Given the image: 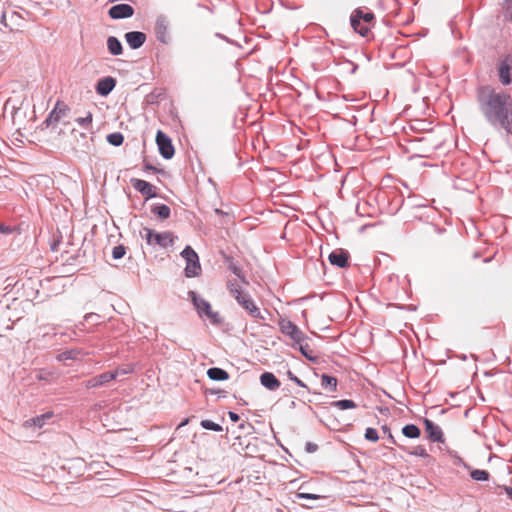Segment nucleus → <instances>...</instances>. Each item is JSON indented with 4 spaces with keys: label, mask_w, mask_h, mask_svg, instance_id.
<instances>
[{
    "label": "nucleus",
    "mask_w": 512,
    "mask_h": 512,
    "mask_svg": "<svg viewBox=\"0 0 512 512\" xmlns=\"http://www.w3.org/2000/svg\"><path fill=\"white\" fill-rule=\"evenodd\" d=\"M225 263L228 266V269L237 277H242V269L241 267L234 261V259L230 256L225 257Z\"/></svg>",
    "instance_id": "31"
},
{
    "label": "nucleus",
    "mask_w": 512,
    "mask_h": 512,
    "mask_svg": "<svg viewBox=\"0 0 512 512\" xmlns=\"http://www.w3.org/2000/svg\"><path fill=\"white\" fill-rule=\"evenodd\" d=\"M169 21L166 16L159 15L155 22L154 32L159 42L168 44L170 41V35L168 32Z\"/></svg>",
    "instance_id": "8"
},
{
    "label": "nucleus",
    "mask_w": 512,
    "mask_h": 512,
    "mask_svg": "<svg viewBox=\"0 0 512 512\" xmlns=\"http://www.w3.org/2000/svg\"><path fill=\"white\" fill-rule=\"evenodd\" d=\"M92 120H93L92 113L88 112L85 117L76 118L75 122L78 125H80L81 127L85 128V129H89L92 124Z\"/></svg>",
    "instance_id": "37"
},
{
    "label": "nucleus",
    "mask_w": 512,
    "mask_h": 512,
    "mask_svg": "<svg viewBox=\"0 0 512 512\" xmlns=\"http://www.w3.org/2000/svg\"><path fill=\"white\" fill-rule=\"evenodd\" d=\"M125 40L133 50L140 48L146 41V34L141 31H130L125 34Z\"/></svg>",
    "instance_id": "17"
},
{
    "label": "nucleus",
    "mask_w": 512,
    "mask_h": 512,
    "mask_svg": "<svg viewBox=\"0 0 512 512\" xmlns=\"http://www.w3.org/2000/svg\"><path fill=\"white\" fill-rule=\"evenodd\" d=\"M99 319H100V315H98L96 313H87L84 316V320L87 322L93 321V322L97 323Z\"/></svg>",
    "instance_id": "50"
},
{
    "label": "nucleus",
    "mask_w": 512,
    "mask_h": 512,
    "mask_svg": "<svg viewBox=\"0 0 512 512\" xmlns=\"http://www.w3.org/2000/svg\"><path fill=\"white\" fill-rule=\"evenodd\" d=\"M69 112V107L62 101H57L54 109L48 114L47 118L42 122V128H48L52 124L58 123L61 118L65 117Z\"/></svg>",
    "instance_id": "6"
},
{
    "label": "nucleus",
    "mask_w": 512,
    "mask_h": 512,
    "mask_svg": "<svg viewBox=\"0 0 512 512\" xmlns=\"http://www.w3.org/2000/svg\"><path fill=\"white\" fill-rule=\"evenodd\" d=\"M477 104L485 120L493 127H499L512 135V97L504 90L491 85L477 89Z\"/></svg>",
    "instance_id": "1"
},
{
    "label": "nucleus",
    "mask_w": 512,
    "mask_h": 512,
    "mask_svg": "<svg viewBox=\"0 0 512 512\" xmlns=\"http://www.w3.org/2000/svg\"><path fill=\"white\" fill-rule=\"evenodd\" d=\"M364 437L366 440L371 441V442H377L379 440V435H378L377 430L372 427H368L365 430Z\"/></svg>",
    "instance_id": "41"
},
{
    "label": "nucleus",
    "mask_w": 512,
    "mask_h": 512,
    "mask_svg": "<svg viewBox=\"0 0 512 512\" xmlns=\"http://www.w3.org/2000/svg\"><path fill=\"white\" fill-rule=\"evenodd\" d=\"M227 288L230 294L235 298V300L237 299L238 293H244L241 290L240 285L236 281H228Z\"/></svg>",
    "instance_id": "38"
},
{
    "label": "nucleus",
    "mask_w": 512,
    "mask_h": 512,
    "mask_svg": "<svg viewBox=\"0 0 512 512\" xmlns=\"http://www.w3.org/2000/svg\"><path fill=\"white\" fill-rule=\"evenodd\" d=\"M381 429H382V431H383L384 433H386V434H387V437H388L389 442H390L391 444H393V445H397V442H396V440H395L394 436L392 435L390 428H389L387 425H383V426L381 427Z\"/></svg>",
    "instance_id": "46"
},
{
    "label": "nucleus",
    "mask_w": 512,
    "mask_h": 512,
    "mask_svg": "<svg viewBox=\"0 0 512 512\" xmlns=\"http://www.w3.org/2000/svg\"><path fill=\"white\" fill-rule=\"evenodd\" d=\"M58 245H59V241H55V242L51 245V250H52V251H56V250H57Z\"/></svg>",
    "instance_id": "55"
},
{
    "label": "nucleus",
    "mask_w": 512,
    "mask_h": 512,
    "mask_svg": "<svg viewBox=\"0 0 512 512\" xmlns=\"http://www.w3.org/2000/svg\"><path fill=\"white\" fill-rule=\"evenodd\" d=\"M356 69H357V66H354V68H353L352 72H355V71H356Z\"/></svg>",
    "instance_id": "62"
},
{
    "label": "nucleus",
    "mask_w": 512,
    "mask_h": 512,
    "mask_svg": "<svg viewBox=\"0 0 512 512\" xmlns=\"http://www.w3.org/2000/svg\"><path fill=\"white\" fill-rule=\"evenodd\" d=\"M81 355H83V352L81 349H69V350H65L63 352H61L58 356H57V359L59 361H66V360H76L78 359Z\"/></svg>",
    "instance_id": "25"
},
{
    "label": "nucleus",
    "mask_w": 512,
    "mask_h": 512,
    "mask_svg": "<svg viewBox=\"0 0 512 512\" xmlns=\"http://www.w3.org/2000/svg\"><path fill=\"white\" fill-rule=\"evenodd\" d=\"M205 317H207L210 322L214 325H219L222 323V318L220 317V314L218 312H215L212 310V308L210 309V312H207L205 314Z\"/></svg>",
    "instance_id": "42"
},
{
    "label": "nucleus",
    "mask_w": 512,
    "mask_h": 512,
    "mask_svg": "<svg viewBox=\"0 0 512 512\" xmlns=\"http://www.w3.org/2000/svg\"><path fill=\"white\" fill-rule=\"evenodd\" d=\"M188 421H189V419H188V418L184 419V420L179 424V426H178V427H183V426L187 425V424H188Z\"/></svg>",
    "instance_id": "56"
},
{
    "label": "nucleus",
    "mask_w": 512,
    "mask_h": 512,
    "mask_svg": "<svg viewBox=\"0 0 512 512\" xmlns=\"http://www.w3.org/2000/svg\"><path fill=\"white\" fill-rule=\"evenodd\" d=\"M200 425L205 430L215 431V432H221L223 431V428L218 423L213 422L209 419H204L200 422Z\"/></svg>",
    "instance_id": "35"
},
{
    "label": "nucleus",
    "mask_w": 512,
    "mask_h": 512,
    "mask_svg": "<svg viewBox=\"0 0 512 512\" xmlns=\"http://www.w3.org/2000/svg\"><path fill=\"white\" fill-rule=\"evenodd\" d=\"M331 406L332 407H336V408H338L340 410H347V409L356 408L357 404L353 400L342 399V400H338V401H333L331 403Z\"/></svg>",
    "instance_id": "28"
},
{
    "label": "nucleus",
    "mask_w": 512,
    "mask_h": 512,
    "mask_svg": "<svg viewBox=\"0 0 512 512\" xmlns=\"http://www.w3.org/2000/svg\"><path fill=\"white\" fill-rule=\"evenodd\" d=\"M498 76L500 82L504 85L512 83V54H506L498 61Z\"/></svg>",
    "instance_id": "4"
},
{
    "label": "nucleus",
    "mask_w": 512,
    "mask_h": 512,
    "mask_svg": "<svg viewBox=\"0 0 512 512\" xmlns=\"http://www.w3.org/2000/svg\"><path fill=\"white\" fill-rule=\"evenodd\" d=\"M490 260H491L490 258H486V259L484 260V262H489Z\"/></svg>",
    "instance_id": "60"
},
{
    "label": "nucleus",
    "mask_w": 512,
    "mask_h": 512,
    "mask_svg": "<svg viewBox=\"0 0 512 512\" xmlns=\"http://www.w3.org/2000/svg\"><path fill=\"white\" fill-rule=\"evenodd\" d=\"M181 256L185 259L186 264L199 258L195 250L189 245L183 249Z\"/></svg>",
    "instance_id": "33"
},
{
    "label": "nucleus",
    "mask_w": 512,
    "mask_h": 512,
    "mask_svg": "<svg viewBox=\"0 0 512 512\" xmlns=\"http://www.w3.org/2000/svg\"><path fill=\"white\" fill-rule=\"evenodd\" d=\"M413 149L419 152V156L426 157L428 153L432 152L434 147H414Z\"/></svg>",
    "instance_id": "47"
},
{
    "label": "nucleus",
    "mask_w": 512,
    "mask_h": 512,
    "mask_svg": "<svg viewBox=\"0 0 512 512\" xmlns=\"http://www.w3.org/2000/svg\"><path fill=\"white\" fill-rule=\"evenodd\" d=\"M299 351L306 359H308L312 362H316L317 357L314 355L313 350L310 349V347L307 343L306 344L300 343Z\"/></svg>",
    "instance_id": "34"
},
{
    "label": "nucleus",
    "mask_w": 512,
    "mask_h": 512,
    "mask_svg": "<svg viewBox=\"0 0 512 512\" xmlns=\"http://www.w3.org/2000/svg\"><path fill=\"white\" fill-rule=\"evenodd\" d=\"M290 338L297 344L302 343L303 340H305L307 337L306 335L299 329L297 326L296 329L291 334Z\"/></svg>",
    "instance_id": "44"
},
{
    "label": "nucleus",
    "mask_w": 512,
    "mask_h": 512,
    "mask_svg": "<svg viewBox=\"0 0 512 512\" xmlns=\"http://www.w3.org/2000/svg\"><path fill=\"white\" fill-rule=\"evenodd\" d=\"M228 416H229V418H230V420H231L232 422H238V421H239V419H240V416H239L237 413L232 412V411H229V412H228Z\"/></svg>",
    "instance_id": "52"
},
{
    "label": "nucleus",
    "mask_w": 512,
    "mask_h": 512,
    "mask_svg": "<svg viewBox=\"0 0 512 512\" xmlns=\"http://www.w3.org/2000/svg\"><path fill=\"white\" fill-rule=\"evenodd\" d=\"M216 36H218V37H220V38L225 39V37H224V36H222V34H216Z\"/></svg>",
    "instance_id": "58"
},
{
    "label": "nucleus",
    "mask_w": 512,
    "mask_h": 512,
    "mask_svg": "<svg viewBox=\"0 0 512 512\" xmlns=\"http://www.w3.org/2000/svg\"><path fill=\"white\" fill-rule=\"evenodd\" d=\"M470 477L475 481H488L490 473L487 470L474 469L470 472Z\"/></svg>",
    "instance_id": "32"
},
{
    "label": "nucleus",
    "mask_w": 512,
    "mask_h": 512,
    "mask_svg": "<svg viewBox=\"0 0 512 512\" xmlns=\"http://www.w3.org/2000/svg\"><path fill=\"white\" fill-rule=\"evenodd\" d=\"M53 416L51 412L44 413L42 415L36 416L34 418H31L27 421H25L24 426L30 427V426H36L38 428H41L44 424L46 419H49Z\"/></svg>",
    "instance_id": "24"
},
{
    "label": "nucleus",
    "mask_w": 512,
    "mask_h": 512,
    "mask_svg": "<svg viewBox=\"0 0 512 512\" xmlns=\"http://www.w3.org/2000/svg\"><path fill=\"white\" fill-rule=\"evenodd\" d=\"M107 48L110 54L113 56L121 55L123 52V46L119 39L115 36H109L107 39Z\"/></svg>",
    "instance_id": "21"
},
{
    "label": "nucleus",
    "mask_w": 512,
    "mask_h": 512,
    "mask_svg": "<svg viewBox=\"0 0 512 512\" xmlns=\"http://www.w3.org/2000/svg\"><path fill=\"white\" fill-rule=\"evenodd\" d=\"M107 142L115 147L121 146L124 142V136L121 132L110 133L106 137Z\"/></svg>",
    "instance_id": "30"
},
{
    "label": "nucleus",
    "mask_w": 512,
    "mask_h": 512,
    "mask_svg": "<svg viewBox=\"0 0 512 512\" xmlns=\"http://www.w3.org/2000/svg\"><path fill=\"white\" fill-rule=\"evenodd\" d=\"M200 272H201V265H200L199 258L195 259L192 262L187 263L186 267L184 269V273L187 278L196 277L200 274Z\"/></svg>",
    "instance_id": "23"
},
{
    "label": "nucleus",
    "mask_w": 512,
    "mask_h": 512,
    "mask_svg": "<svg viewBox=\"0 0 512 512\" xmlns=\"http://www.w3.org/2000/svg\"><path fill=\"white\" fill-rule=\"evenodd\" d=\"M315 395L321 396V393L313 392Z\"/></svg>",
    "instance_id": "61"
},
{
    "label": "nucleus",
    "mask_w": 512,
    "mask_h": 512,
    "mask_svg": "<svg viewBox=\"0 0 512 512\" xmlns=\"http://www.w3.org/2000/svg\"><path fill=\"white\" fill-rule=\"evenodd\" d=\"M375 16L372 12L364 13L360 8L354 10L350 17L351 26H359V20H362L369 27L374 24Z\"/></svg>",
    "instance_id": "16"
},
{
    "label": "nucleus",
    "mask_w": 512,
    "mask_h": 512,
    "mask_svg": "<svg viewBox=\"0 0 512 512\" xmlns=\"http://www.w3.org/2000/svg\"><path fill=\"white\" fill-rule=\"evenodd\" d=\"M287 376L291 381L296 383L298 386H300L302 388H306L310 392V389L306 386V384L301 379H299L296 375H294L290 370H288Z\"/></svg>",
    "instance_id": "45"
},
{
    "label": "nucleus",
    "mask_w": 512,
    "mask_h": 512,
    "mask_svg": "<svg viewBox=\"0 0 512 512\" xmlns=\"http://www.w3.org/2000/svg\"><path fill=\"white\" fill-rule=\"evenodd\" d=\"M117 81L112 76H106L98 80L95 90L102 97L108 96L115 88Z\"/></svg>",
    "instance_id": "15"
},
{
    "label": "nucleus",
    "mask_w": 512,
    "mask_h": 512,
    "mask_svg": "<svg viewBox=\"0 0 512 512\" xmlns=\"http://www.w3.org/2000/svg\"><path fill=\"white\" fill-rule=\"evenodd\" d=\"M151 213L160 220H166L171 215V209L166 204L154 203L150 206Z\"/></svg>",
    "instance_id": "19"
},
{
    "label": "nucleus",
    "mask_w": 512,
    "mask_h": 512,
    "mask_svg": "<svg viewBox=\"0 0 512 512\" xmlns=\"http://www.w3.org/2000/svg\"><path fill=\"white\" fill-rule=\"evenodd\" d=\"M290 338L297 344L302 343L303 340H305L307 337L306 335L299 329L297 326L296 329L291 334Z\"/></svg>",
    "instance_id": "43"
},
{
    "label": "nucleus",
    "mask_w": 512,
    "mask_h": 512,
    "mask_svg": "<svg viewBox=\"0 0 512 512\" xmlns=\"http://www.w3.org/2000/svg\"><path fill=\"white\" fill-rule=\"evenodd\" d=\"M349 259V252L341 248L332 251L328 256L330 264L338 268H347L349 266Z\"/></svg>",
    "instance_id": "11"
},
{
    "label": "nucleus",
    "mask_w": 512,
    "mask_h": 512,
    "mask_svg": "<svg viewBox=\"0 0 512 512\" xmlns=\"http://www.w3.org/2000/svg\"><path fill=\"white\" fill-rule=\"evenodd\" d=\"M338 380L336 377L328 374H322L321 376V386L323 389L328 390L329 392H335L337 390Z\"/></svg>",
    "instance_id": "22"
},
{
    "label": "nucleus",
    "mask_w": 512,
    "mask_h": 512,
    "mask_svg": "<svg viewBox=\"0 0 512 512\" xmlns=\"http://www.w3.org/2000/svg\"><path fill=\"white\" fill-rule=\"evenodd\" d=\"M402 434L407 438L416 439L420 437L421 430L415 424H407L402 428Z\"/></svg>",
    "instance_id": "26"
},
{
    "label": "nucleus",
    "mask_w": 512,
    "mask_h": 512,
    "mask_svg": "<svg viewBox=\"0 0 512 512\" xmlns=\"http://www.w3.org/2000/svg\"><path fill=\"white\" fill-rule=\"evenodd\" d=\"M108 15L112 19L130 18L134 15V8L125 3L116 4L109 9Z\"/></svg>",
    "instance_id": "13"
},
{
    "label": "nucleus",
    "mask_w": 512,
    "mask_h": 512,
    "mask_svg": "<svg viewBox=\"0 0 512 512\" xmlns=\"http://www.w3.org/2000/svg\"><path fill=\"white\" fill-rule=\"evenodd\" d=\"M126 254V247L122 244L115 246L112 249V258L114 260H119L124 257Z\"/></svg>",
    "instance_id": "39"
},
{
    "label": "nucleus",
    "mask_w": 512,
    "mask_h": 512,
    "mask_svg": "<svg viewBox=\"0 0 512 512\" xmlns=\"http://www.w3.org/2000/svg\"><path fill=\"white\" fill-rule=\"evenodd\" d=\"M504 491L505 493L507 494V496L509 497V499L512 500V487L510 486H500Z\"/></svg>",
    "instance_id": "54"
},
{
    "label": "nucleus",
    "mask_w": 512,
    "mask_h": 512,
    "mask_svg": "<svg viewBox=\"0 0 512 512\" xmlns=\"http://www.w3.org/2000/svg\"><path fill=\"white\" fill-rule=\"evenodd\" d=\"M133 188L141 193L146 200L157 197L156 187L151 183L137 178H132L130 180Z\"/></svg>",
    "instance_id": "9"
},
{
    "label": "nucleus",
    "mask_w": 512,
    "mask_h": 512,
    "mask_svg": "<svg viewBox=\"0 0 512 512\" xmlns=\"http://www.w3.org/2000/svg\"><path fill=\"white\" fill-rule=\"evenodd\" d=\"M399 447L403 451L408 452L410 455L421 457V458H425V459L430 458V455L427 453L426 449L423 446H421V445H418V446L414 447L413 450H408L404 446H399Z\"/></svg>",
    "instance_id": "29"
},
{
    "label": "nucleus",
    "mask_w": 512,
    "mask_h": 512,
    "mask_svg": "<svg viewBox=\"0 0 512 512\" xmlns=\"http://www.w3.org/2000/svg\"><path fill=\"white\" fill-rule=\"evenodd\" d=\"M352 28L356 33L360 34L363 37L368 36V34L370 33L369 26L365 25L362 20H359V26H352Z\"/></svg>",
    "instance_id": "40"
},
{
    "label": "nucleus",
    "mask_w": 512,
    "mask_h": 512,
    "mask_svg": "<svg viewBox=\"0 0 512 512\" xmlns=\"http://www.w3.org/2000/svg\"><path fill=\"white\" fill-rule=\"evenodd\" d=\"M207 376L209 379L213 381H225L228 380L230 375L229 373L219 367H211L207 370Z\"/></svg>",
    "instance_id": "20"
},
{
    "label": "nucleus",
    "mask_w": 512,
    "mask_h": 512,
    "mask_svg": "<svg viewBox=\"0 0 512 512\" xmlns=\"http://www.w3.org/2000/svg\"><path fill=\"white\" fill-rule=\"evenodd\" d=\"M318 450V445L313 442H307L305 445V451L307 453H314Z\"/></svg>",
    "instance_id": "51"
},
{
    "label": "nucleus",
    "mask_w": 512,
    "mask_h": 512,
    "mask_svg": "<svg viewBox=\"0 0 512 512\" xmlns=\"http://www.w3.org/2000/svg\"><path fill=\"white\" fill-rule=\"evenodd\" d=\"M188 296L196 309L199 317H204L207 312H210L211 304L206 301L205 299L201 298L197 292L195 291H189Z\"/></svg>",
    "instance_id": "14"
},
{
    "label": "nucleus",
    "mask_w": 512,
    "mask_h": 512,
    "mask_svg": "<svg viewBox=\"0 0 512 512\" xmlns=\"http://www.w3.org/2000/svg\"><path fill=\"white\" fill-rule=\"evenodd\" d=\"M22 21V16L16 11H12L10 14L3 11L0 17L1 25L9 32L19 31L22 26Z\"/></svg>",
    "instance_id": "7"
},
{
    "label": "nucleus",
    "mask_w": 512,
    "mask_h": 512,
    "mask_svg": "<svg viewBox=\"0 0 512 512\" xmlns=\"http://www.w3.org/2000/svg\"><path fill=\"white\" fill-rule=\"evenodd\" d=\"M423 423L427 437L431 442L444 443V434L438 425L428 418H424Z\"/></svg>",
    "instance_id": "10"
},
{
    "label": "nucleus",
    "mask_w": 512,
    "mask_h": 512,
    "mask_svg": "<svg viewBox=\"0 0 512 512\" xmlns=\"http://www.w3.org/2000/svg\"><path fill=\"white\" fill-rule=\"evenodd\" d=\"M236 301L251 317L266 320V317L261 313L259 307L255 304L249 293H238Z\"/></svg>",
    "instance_id": "5"
},
{
    "label": "nucleus",
    "mask_w": 512,
    "mask_h": 512,
    "mask_svg": "<svg viewBox=\"0 0 512 512\" xmlns=\"http://www.w3.org/2000/svg\"><path fill=\"white\" fill-rule=\"evenodd\" d=\"M260 383L270 391L277 390L281 383L271 372H264L260 375Z\"/></svg>",
    "instance_id": "18"
},
{
    "label": "nucleus",
    "mask_w": 512,
    "mask_h": 512,
    "mask_svg": "<svg viewBox=\"0 0 512 512\" xmlns=\"http://www.w3.org/2000/svg\"><path fill=\"white\" fill-rule=\"evenodd\" d=\"M297 497L299 499L317 500L320 498V495L312 494V493H298Z\"/></svg>",
    "instance_id": "49"
},
{
    "label": "nucleus",
    "mask_w": 512,
    "mask_h": 512,
    "mask_svg": "<svg viewBox=\"0 0 512 512\" xmlns=\"http://www.w3.org/2000/svg\"><path fill=\"white\" fill-rule=\"evenodd\" d=\"M506 3H508L512 7V0H505Z\"/></svg>",
    "instance_id": "57"
},
{
    "label": "nucleus",
    "mask_w": 512,
    "mask_h": 512,
    "mask_svg": "<svg viewBox=\"0 0 512 512\" xmlns=\"http://www.w3.org/2000/svg\"><path fill=\"white\" fill-rule=\"evenodd\" d=\"M156 144L160 155L166 159H171L175 154V149L171 138L164 133L162 130H158L156 133Z\"/></svg>",
    "instance_id": "3"
},
{
    "label": "nucleus",
    "mask_w": 512,
    "mask_h": 512,
    "mask_svg": "<svg viewBox=\"0 0 512 512\" xmlns=\"http://www.w3.org/2000/svg\"><path fill=\"white\" fill-rule=\"evenodd\" d=\"M144 170H148V171H154V172H158L159 170H157L156 167H154L152 164H150L149 162H144Z\"/></svg>",
    "instance_id": "53"
},
{
    "label": "nucleus",
    "mask_w": 512,
    "mask_h": 512,
    "mask_svg": "<svg viewBox=\"0 0 512 512\" xmlns=\"http://www.w3.org/2000/svg\"><path fill=\"white\" fill-rule=\"evenodd\" d=\"M140 234L141 237L145 239L147 245L152 247L159 246L164 249L172 246L175 240L178 239V237L170 231L156 232L148 227H144Z\"/></svg>",
    "instance_id": "2"
},
{
    "label": "nucleus",
    "mask_w": 512,
    "mask_h": 512,
    "mask_svg": "<svg viewBox=\"0 0 512 512\" xmlns=\"http://www.w3.org/2000/svg\"><path fill=\"white\" fill-rule=\"evenodd\" d=\"M15 231V227L8 226L4 223H0V234H11Z\"/></svg>",
    "instance_id": "48"
},
{
    "label": "nucleus",
    "mask_w": 512,
    "mask_h": 512,
    "mask_svg": "<svg viewBox=\"0 0 512 512\" xmlns=\"http://www.w3.org/2000/svg\"><path fill=\"white\" fill-rule=\"evenodd\" d=\"M80 136L85 138L86 137V134L85 133H80Z\"/></svg>",
    "instance_id": "59"
},
{
    "label": "nucleus",
    "mask_w": 512,
    "mask_h": 512,
    "mask_svg": "<svg viewBox=\"0 0 512 512\" xmlns=\"http://www.w3.org/2000/svg\"><path fill=\"white\" fill-rule=\"evenodd\" d=\"M297 325L294 324L292 321L290 320H286V319H281L279 321V328H280V331L287 335V336H291V334L293 333V331L296 329Z\"/></svg>",
    "instance_id": "27"
},
{
    "label": "nucleus",
    "mask_w": 512,
    "mask_h": 512,
    "mask_svg": "<svg viewBox=\"0 0 512 512\" xmlns=\"http://www.w3.org/2000/svg\"><path fill=\"white\" fill-rule=\"evenodd\" d=\"M113 380H115V374L110 373V371H106L84 381L83 385L87 389L98 388L107 385Z\"/></svg>",
    "instance_id": "12"
},
{
    "label": "nucleus",
    "mask_w": 512,
    "mask_h": 512,
    "mask_svg": "<svg viewBox=\"0 0 512 512\" xmlns=\"http://www.w3.org/2000/svg\"><path fill=\"white\" fill-rule=\"evenodd\" d=\"M133 372H134V365H132V364H127L125 366L118 367L113 371H110V373L115 374V379L120 375H127V374H131Z\"/></svg>",
    "instance_id": "36"
}]
</instances>
